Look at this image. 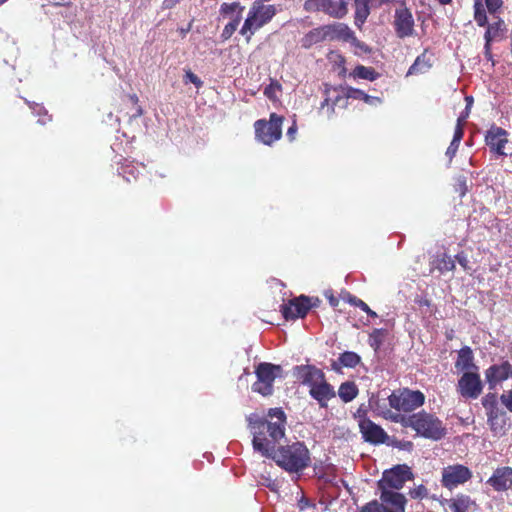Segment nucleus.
<instances>
[{
    "instance_id": "f257e3e1",
    "label": "nucleus",
    "mask_w": 512,
    "mask_h": 512,
    "mask_svg": "<svg viewBox=\"0 0 512 512\" xmlns=\"http://www.w3.org/2000/svg\"><path fill=\"white\" fill-rule=\"evenodd\" d=\"M247 427L253 435V449L261 455H270L285 437L287 417L282 408H270L265 417L257 413L246 416Z\"/></svg>"
},
{
    "instance_id": "f03ea898",
    "label": "nucleus",
    "mask_w": 512,
    "mask_h": 512,
    "mask_svg": "<svg viewBox=\"0 0 512 512\" xmlns=\"http://www.w3.org/2000/svg\"><path fill=\"white\" fill-rule=\"evenodd\" d=\"M271 458L275 463L289 473H298L310 466V451L303 442H294L286 446L273 448L270 455H263Z\"/></svg>"
},
{
    "instance_id": "7ed1b4c3",
    "label": "nucleus",
    "mask_w": 512,
    "mask_h": 512,
    "mask_svg": "<svg viewBox=\"0 0 512 512\" xmlns=\"http://www.w3.org/2000/svg\"><path fill=\"white\" fill-rule=\"evenodd\" d=\"M395 422H400L404 427L412 428L418 435L426 439L438 441L446 435L443 422L434 414L422 410L409 416H390Z\"/></svg>"
},
{
    "instance_id": "20e7f679",
    "label": "nucleus",
    "mask_w": 512,
    "mask_h": 512,
    "mask_svg": "<svg viewBox=\"0 0 512 512\" xmlns=\"http://www.w3.org/2000/svg\"><path fill=\"white\" fill-rule=\"evenodd\" d=\"M277 14L275 5L264 4L261 0H255L247 14V17L240 29V34L246 37L249 42L251 36L260 28L268 24Z\"/></svg>"
},
{
    "instance_id": "39448f33",
    "label": "nucleus",
    "mask_w": 512,
    "mask_h": 512,
    "mask_svg": "<svg viewBox=\"0 0 512 512\" xmlns=\"http://www.w3.org/2000/svg\"><path fill=\"white\" fill-rule=\"evenodd\" d=\"M283 369L280 365L262 362L255 368L257 380L252 384V390L262 396H270L274 391V381L280 377Z\"/></svg>"
},
{
    "instance_id": "423d86ee",
    "label": "nucleus",
    "mask_w": 512,
    "mask_h": 512,
    "mask_svg": "<svg viewBox=\"0 0 512 512\" xmlns=\"http://www.w3.org/2000/svg\"><path fill=\"white\" fill-rule=\"evenodd\" d=\"M474 20L479 27H486L484 39L485 48L487 50L491 42L501 39L506 30L505 22L499 17H497L496 21L488 23L486 9L484 8L482 0H475L474 2Z\"/></svg>"
},
{
    "instance_id": "0eeeda50",
    "label": "nucleus",
    "mask_w": 512,
    "mask_h": 512,
    "mask_svg": "<svg viewBox=\"0 0 512 512\" xmlns=\"http://www.w3.org/2000/svg\"><path fill=\"white\" fill-rule=\"evenodd\" d=\"M414 479L411 468L406 464H399L383 472L377 486L381 493L397 492L404 487L407 481Z\"/></svg>"
},
{
    "instance_id": "6e6552de",
    "label": "nucleus",
    "mask_w": 512,
    "mask_h": 512,
    "mask_svg": "<svg viewBox=\"0 0 512 512\" xmlns=\"http://www.w3.org/2000/svg\"><path fill=\"white\" fill-rule=\"evenodd\" d=\"M284 117L271 113L269 120L259 119L255 121V137L261 143L271 146L282 137V124Z\"/></svg>"
},
{
    "instance_id": "1a4fd4ad",
    "label": "nucleus",
    "mask_w": 512,
    "mask_h": 512,
    "mask_svg": "<svg viewBox=\"0 0 512 512\" xmlns=\"http://www.w3.org/2000/svg\"><path fill=\"white\" fill-rule=\"evenodd\" d=\"M407 499L400 492H383L380 502L372 500L360 509V512H405Z\"/></svg>"
},
{
    "instance_id": "9d476101",
    "label": "nucleus",
    "mask_w": 512,
    "mask_h": 512,
    "mask_svg": "<svg viewBox=\"0 0 512 512\" xmlns=\"http://www.w3.org/2000/svg\"><path fill=\"white\" fill-rule=\"evenodd\" d=\"M389 405L397 411L412 412L425 402V395L419 390L402 388L394 390L388 397Z\"/></svg>"
},
{
    "instance_id": "9b49d317",
    "label": "nucleus",
    "mask_w": 512,
    "mask_h": 512,
    "mask_svg": "<svg viewBox=\"0 0 512 512\" xmlns=\"http://www.w3.org/2000/svg\"><path fill=\"white\" fill-rule=\"evenodd\" d=\"M349 0H306L304 9L307 12H323L330 17L341 19L348 13Z\"/></svg>"
},
{
    "instance_id": "f8f14e48",
    "label": "nucleus",
    "mask_w": 512,
    "mask_h": 512,
    "mask_svg": "<svg viewBox=\"0 0 512 512\" xmlns=\"http://www.w3.org/2000/svg\"><path fill=\"white\" fill-rule=\"evenodd\" d=\"M472 478V471L465 465H448L442 469L441 484L443 487L452 490L469 481Z\"/></svg>"
},
{
    "instance_id": "ddd939ff",
    "label": "nucleus",
    "mask_w": 512,
    "mask_h": 512,
    "mask_svg": "<svg viewBox=\"0 0 512 512\" xmlns=\"http://www.w3.org/2000/svg\"><path fill=\"white\" fill-rule=\"evenodd\" d=\"M393 27L398 38L404 39L415 35V21L411 10L405 4L396 8Z\"/></svg>"
},
{
    "instance_id": "4468645a",
    "label": "nucleus",
    "mask_w": 512,
    "mask_h": 512,
    "mask_svg": "<svg viewBox=\"0 0 512 512\" xmlns=\"http://www.w3.org/2000/svg\"><path fill=\"white\" fill-rule=\"evenodd\" d=\"M457 391L463 398H478L483 391V384L478 371L464 372L458 380Z\"/></svg>"
},
{
    "instance_id": "2eb2a0df",
    "label": "nucleus",
    "mask_w": 512,
    "mask_h": 512,
    "mask_svg": "<svg viewBox=\"0 0 512 512\" xmlns=\"http://www.w3.org/2000/svg\"><path fill=\"white\" fill-rule=\"evenodd\" d=\"M509 142V133L502 127L495 124L486 131L485 144L489 147L490 152L498 156H506L504 151L505 145Z\"/></svg>"
},
{
    "instance_id": "dca6fc26",
    "label": "nucleus",
    "mask_w": 512,
    "mask_h": 512,
    "mask_svg": "<svg viewBox=\"0 0 512 512\" xmlns=\"http://www.w3.org/2000/svg\"><path fill=\"white\" fill-rule=\"evenodd\" d=\"M312 307L310 298L304 295L295 297L281 305V313L286 320L304 318Z\"/></svg>"
},
{
    "instance_id": "f3484780",
    "label": "nucleus",
    "mask_w": 512,
    "mask_h": 512,
    "mask_svg": "<svg viewBox=\"0 0 512 512\" xmlns=\"http://www.w3.org/2000/svg\"><path fill=\"white\" fill-rule=\"evenodd\" d=\"M292 371L293 376L309 389L326 377L323 370L310 364L296 365Z\"/></svg>"
},
{
    "instance_id": "a211bd4d",
    "label": "nucleus",
    "mask_w": 512,
    "mask_h": 512,
    "mask_svg": "<svg viewBox=\"0 0 512 512\" xmlns=\"http://www.w3.org/2000/svg\"><path fill=\"white\" fill-rule=\"evenodd\" d=\"M359 429L362 438L371 444H383L388 439L384 429L369 418H363L359 421Z\"/></svg>"
},
{
    "instance_id": "6ab92c4d",
    "label": "nucleus",
    "mask_w": 512,
    "mask_h": 512,
    "mask_svg": "<svg viewBox=\"0 0 512 512\" xmlns=\"http://www.w3.org/2000/svg\"><path fill=\"white\" fill-rule=\"evenodd\" d=\"M512 372V365L508 360L500 364H493L485 370V379L490 390H494L498 384L507 380Z\"/></svg>"
},
{
    "instance_id": "aec40b11",
    "label": "nucleus",
    "mask_w": 512,
    "mask_h": 512,
    "mask_svg": "<svg viewBox=\"0 0 512 512\" xmlns=\"http://www.w3.org/2000/svg\"><path fill=\"white\" fill-rule=\"evenodd\" d=\"M349 98L355 99V100H362L365 103L370 104V105H376V104H380L382 102L381 98H379V97L370 96L360 89L347 86V87L341 88V94L336 96L335 99L332 101V111L334 110V107L338 103H340V101H344L346 103V101Z\"/></svg>"
},
{
    "instance_id": "412c9836",
    "label": "nucleus",
    "mask_w": 512,
    "mask_h": 512,
    "mask_svg": "<svg viewBox=\"0 0 512 512\" xmlns=\"http://www.w3.org/2000/svg\"><path fill=\"white\" fill-rule=\"evenodd\" d=\"M486 483L497 492L508 491L512 488V467L496 468Z\"/></svg>"
},
{
    "instance_id": "4be33fe9",
    "label": "nucleus",
    "mask_w": 512,
    "mask_h": 512,
    "mask_svg": "<svg viewBox=\"0 0 512 512\" xmlns=\"http://www.w3.org/2000/svg\"><path fill=\"white\" fill-rule=\"evenodd\" d=\"M309 395L317 401L321 408H327L328 402L336 397V392L325 377L309 389Z\"/></svg>"
},
{
    "instance_id": "5701e85b",
    "label": "nucleus",
    "mask_w": 512,
    "mask_h": 512,
    "mask_svg": "<svg viewBox=\"0 0 512 512\" xmlns=\"http://www.w3.org/2000/svg\"><path fill=\"white\" fill-rule=\"evenodd\" d=\"M434 60V53L429 48H425L423 52L416 57L413 64L409 67L406 76L408 77L412 75H421L429 72V70L433 67Z\"/></svg>"
},
{
    "instance_id": "b1692460",
    "label": "nucleus",
    "mask_w": 512,
    "mask_h": 512,
    "mask_svg": "<svg viewBox=\"0 0 512 512\" xmlns=\"http://www.w3.org/2000/svg\"><path fill=\"white\" fill-rule=\"evenodd\" d=\"M442 506H448L452 512H469L472 507H476V502L466 494H457L451 499H442L439 501Z\"/></svg>"
},
{
    "instance_id": "393cba45",
    "label": "nucleus",
    "mask_w": 512,
    "mask_h": 512,
    "mask_svg": "<svg viewBox=\"0 0 512 512\" xmlns=\"http://www.w3.org/2000/svg\"><path fill=\"white\" fill-rule=\"evenodd\" d=\"M455 368L464 372L478 371V366L474 363V354L471 347L464 346L458 351Z\"/></svg>"
},
{
    "instance_id": "a878e982",
    "label": "nucleus",
    "mask_w": 512,
    "mask_h": 512,
    "mask_svg": "<svg viewBox=\"0 0 512 512\" xmlns=\"http://www.w3.org/2000/svg\"><path fill=\"white\" fill-rule=\"evenodd\" d=\"M327 26L328 37L330 39H340L343 41H356L354 32L344 23L329 24Z\"/></svg>"
},
{
    "instance_id": "bb28decb",
    "label": "nucleus",
    "mask_w": 512,
    "mask_h": 512,
    "mask_svg": "<svg viewBox=\"0 0 512 512\" xmlns=\"http://www.w3.org/2000/svg\"><path fill=\"white\" fill-rule=\"evenodd\" d=\"M328 37L327 26L323 25L307 32L301 39V46L309 49L312 46L325 41Z\"/></svg>"
},
{
    "instance_id": "cd10ccee",
    "label": "nucleus",
    "mask_w": 512,
    "mask_h": 512,
    "mask_svg": "<svg viewBox=\"0 0 512 512\" xmlns=\"http://www.w3.org/2000/svg\"><path fill=\"white\" fill-rule=\"evenodd\" d=\"M370 1L354 0V23L357 28L361 29L370 15Z\"/></svg>"
},
{
    "instance_id": "c85d7f7f",
    "label": "nucleus",
    "mask_w": 512,
    "mask_h": 512,
    "mask_svg": "<svg viewBox=\"0 0 512 512\" xmlns=\"http://www.w3.org/2000/svg\"><path fill=\"white\" fill-rule=\"evenodd\" d=\"M360 361L361 358L357 353L352 351H346L340 354L338 362L332 363V368L334 370H339L338 363L343 367L355 368L360 363Z\"/></svg>"
},
{
    "instance_id": "c756f323",
    "label": "nucleus",
    "mask_w": 512,
    "mask_h": 512,
    "mask_svg": "<svg viewBox=\"0 0 512 512\" xmlns=\"http://www.w3.org/2000/svg\"><path fill=\"white\" fill-rule=\"evenodd\" d=\"M350 76L354 79H365L374 81L379 77V73L373 67H366L364 65H357Z\"/></svg>"
},
{
    "instance_id": "7c9ffc66",
    "label": "nucleus",
    "mask_w": 512,
    "mask_h": 512,
    "mask_svg": "<svg viewBox=\"0 0 512 512\" xmlns=\"http://www.w3.org/2000/svg\"><path fill=\"white\" fill-rule=\"evenodd\" d=\"M338 395L345 403L352 401L358 395V388L354 382L347 381L340 385Z\"/></svg>"
},
{
    "instance_id": "2f4dec72",
    "label": "nucleus",
    "mask_w": 512,
    "mask_h": 512,
    "mask_svg": "<svg viewBox=\"0 0 512 512\" xmlns=\"http://www.w3.org/2000/svg\"><path fill=\"white\" fill-rule=\"evenodd\" d=\"M138 167H140L142 170L145 169V166L143 164L135 165L133 162L123 163L121 165L120 174L123 175V178L127 182H131L132 180H137V178L140 174Z\"/></svg>"
},
{
    "instance_id": "473e14b6",
    "label": "nucleus",
    "mask_w": 512,
    "mask_h": 512,
    "mask_svg": "<svg viewBox=\"0 0 512 512\" xmlns=\"http://www.w3.org/2000/svg\"><path fill=\"white\" fill-rule=\"evenodd\" d=\"M242 20V15H235L229 23H227L221 33L222 40L226 41L234 34L237 30L240 22Z\"/></svg>"
},
{
    "instance_id": "72a5a7b5",
    "label": "nucleus",
    "mask_w": 512,
    "mask_h": 512,
    "mask_svg": "<svg viewBox=\"0 0 512 512\" xmlns=\"http://www.w3.org/2000/svg\"><path fill=\"white\" fill-rule=\"evenodd\" d=\"M282 91V85L279 83V81L275 79H271L270 84L267 85L264 88V95L272 100L277 101L278 100V94Z\"/></svg>"
},
{
    "instance_id": "f704fd0d",
    "label": "nucleus",
    "mask_w": 512,
    "mask_h": 512,
    "mask_svg": "<svg viewBox=\"0 0 512 512\" xmlns=\"http://www.w3.org/2000/svg\"><path fill=\"white\" fill-rule=\"evenodd\" d=\"M244 6L240 2L222 3L220 6V13L223 15H229L236 12V15H242Z\"/></svg>"
},
{
    "instance_id": "c9c22d12",
    "label": "nucleus",
    "mask_w": 512,
    "mask_h": 512,
    "mask_svg": "<svg viewBox=\"0 0 512 512\" xmlns=\"http://www.w3.org/2000/svg\"><path fill=\"white\" fill-rule=\"evenodd\" d=\"M348 302L351 305L360 308L363 312L367 313V315L372 318H376L378 316L377 313L371 310L370 307L363 300L357 298L356 296L349 295Z\"/></svg>"
},
{
    "instance_id": "e433bc0d",
    "label": "nucleus",
    "mask_w": 512,
    "mask_h": 512,
    "mask_svg": "<svg viewBox=\"0 0 512 512\" xmlns=\"http://www.w3.org/2000/svg\"><path fill=\"white\" fill-rule=\"evenodd\" d=\"M329 59L332 61L334 66H337L338 69L339 68L341 69L339 74L341 76H344L347 71V69L345 67V64H346L345 57L342 56L341 54H339V52H331Z\"/></svg>"
},
{
    "instance_id": "4c0bfd02",
    "label": "nucleus",
    "mask_w": 512,
    "mask_h": 512,
    "mask_svg": "<svg viewBox=\"0 0 512 512\" xmlns=\"http://www.w3.org/2000/svg\"><path fill=\"white\" fill-rule=\"evenodd\" d=\"M408 495L412 499L423 500L428 497L429 490L425 485L420 484L414 488H411L408 492Z\"/></svg>"
},
{
    "instance_id": "58836bf2",
    "label": "nucleus",
    "mask_w": 512,
    "mask_h": 512,
    "mask_svg": "<svg viewBox=\"0 0 512 512\" xmlns=\"http://www.w3.org/2000/svg\"><path fill=\"white\" fill-rule=\"evenodd\" d=\"M466 117H467V115H465L463 117H459L457 119V124H456V127H455L453 139H452V141H454V143H456V142L460 143L461 140L463 139V136H464V123H465Z\"/></svg>"
},
{
    "instance_id": "ea45409f",
    "label": "nucleus",
    "mask_w": 512,
    "mask_h": 512,
    "mask_svg": "<svg viewBox=\"0 0 512 512\" xmlns=\"http://www.w3.org/2000/svg\"><path fill=\"white\" fill-rule=\"evenodd\" d=\"M503 6V0H485L484 8L492 15L493 17L497 14Z\"/></svg>"
},
{
    "instance_id": "a19ab883",
    "label": "nucleus",
    "mask_w": 512,
    "mask_h": 512,
    "mask_svg": "<svg viewBox=\"0 0 512 512\" xmlns=\"http://www.w3.org/2000/svg\"><path fill=\"white\" fill-rule=\"evenodd\" d=\"M128 99L131 101V103L135 106V112L130 116L131 119H137L141 117L144 114L143 108L138 105L139 98L136 94H128Z\"/></svg>"
},
{
    "instance_id": "79ce46f5",
    "label": "nucleus",
    "mask_w": 512,
    "mask_h": 512,
    "mask_svg": "<svg viewBox=\"0 0 512 512\" xmlns=\"http://www.w3.org/2000/svg\"><path fill=\"white\" fill-rule=\"evenodd\" d=\"M482 405L486 409L498 406V399L495 393H488L482 398Z\"/></svg>"
},
{
    "instance_id": "37998d69",
    "label": "nucleus",
    "mask_w": 512,
    "mask_h": 512,
    "mask_svg": "<svg viewBox=\"0 0 512 512\" xmlns=\"http://www.w3.org/2000/svg\"><path fill=\"white\" fill-rule=\"evenodd\" d=\"M438 269L441 272L452 271L455 269V262L448 256H443L439 261Z\"/></svg>"
},
{
    "instance_id": "c03bdc74",
    "label": "nucleus",
    "mask_w": 512,
    "mask_h": 512,
    "mask_svg": "<svg viewBox=\"0 0 512 512\" xmlns=\"http://www.w3.org/2000/svg\"><path fill=\"white\" fill-rule=\"evenodd\" d=\"M487 422L490 426V429L494 433H498L504 428L505 425V419L504 418H488Z\"/></svg>"
},
{
    "instance_id": "a18cd8bd",
    "label": "nucleus",
    "mask_w": 512,
    "mask_h": 512,
    "mask_svg": "<svg viewBox=\"0 0 512 512\" xmlns=\"http://www.w3.org/2000/svg\"><path fill=\"white\" fill-rule=\"evenodd\" d=\"M184 82L185 83H189L190 82V83L194 84L197 88H200L203 85L202 80L195 73H193L191 70H187L185 72Z\"/></svg>"
},
{
    "instance_id": "49530a36",
    "label": "nucleus",
    "mask_w": 512,
    "mask_h": 512,
    "mask_svg": "<svg viewBox=\"0 0 512 512\" xmlns=\"http://www.w3.org/2000/svg\"><path fill=\"white\" fill-rule=\"evenodd\" d=\"M456 261L465 270L470 271L472 268L469 265V260L464 252H460L455 256Z\"/></svg>"
},
{
    "instance_id": "de8ad7c7",
    "label": "nucleus",
    "mask_w": 512,
    "mask_h": 512,
    "mask_svg": "<svg viewBox=\"0 0 512 512\" xmlns=\"http://www.w3.org/2000/svg\"><path fill=\"white\" fill-rule=\"evenodd\" d=\"M502 404L512 413V389L500 396Z\"/></svg>"
},
{
    "instance_id": "09e8293b",
    "label": "nucleus",
    "mask_w": 512,
    "mask_h": 512,
    "mask_svg": "<svg viewBox=\"0 0 512 512\" xmlns=\"http://www.w3.org/2000/svg\"><path fill=\"white\" fill-rule=\"evenodd\" d=\"M487 419L488 418H504L505 412L499 409L498 406L495 408L486 409Z\"/></svg>"
},
{
    "instance_id": "8fccbe9b",
    "label": "nucleus",
    "mask_w": 512,
    "mask_h": 512,
    "mask_svg": "<svg viewBox=\"0 0 512 512\" xmlns=\"http://www.w3.org/2000/svg\"><path fill=\"white\" fill-rule=\"evenodd\" d=\"M459 145H460V143H458V142L454 143V141H451L450 145L448 146V148L446 150V155L449 157L450 160H452L453 157L456 155Z\"/></svg>"
},
{
    "instance_id": "3c124183",
    "label": "nucleus",
    "mask_w": 512,
    "mask_h": 512,
    "mask_svg": "<svg viewBox=\"0 0 512 512\" xmlns=\"http://www.w3.org/2000/svg\"><path fill=\"white\" fill-rule=\"evenodd\" d=\"M182 0H164L162 3V9H172L174 8L178 3H180Z\"/></svg>"
},
{
    "instance_id": "603ef678",
    "label": "nucleus",
    "mask_w": 512,
    "mask_h": 512,
    "mask_svg": "<svg viewBox=\"0 0 512 512\" xmlns=\"http://www.w3.org/2000/svg\"><path fill=\"white\" fill-rule=\"evenodd\" d=\"M296 132H297V125H296V122L294 121L293 124L287 130V136L290 141H293L295 139Z\"/></svg>"
},
{
    "instance_id": "864d4df0",
    "label": "nucleus",
    "mask_w": 512,
    "mask_h": 512,
    "mask_svg": "<svg viewBox=\"0 0 512 512\" xmlns=\"http://www.w3.org/2000/svg\"><path fill=\"white\" fill-rule=\"evenodd\" d=\"M355 47L361 49L364 52H370V49L363 42H360L357 38L356 41H350Z\"/></svg>"
},
{
    "instance_id": "5fc2aeb1",
    "label": "nucleus",
    "mask_w": 512,
    "mask_h": 512,
    "mask_svg": "<svg viewBox=\"0 0 512 512\" xmlns=\"http://www.w3.org/2000/svg\"><path fill=\"white\" fill-rule=\"evenodd\" d=\"M329 303H330L331 306L336 307L338 305V303H339V300L335 296L331 295L329 297Z\"/></svg>"
},
{
    "instance_id": "6e6d98bb",
    "label": "nucleus",
    "mask_w": 512,
    "mask_h": 512,
    "mask_svg": "<svg viewBox=\"0 0 512 512\" xmlns=\"http://www.w3.org/2000/svg\"><path fill=\"white\" fill-rule=\"evenodd\" d=\"M485 55L488 59H491L492 58V53H491V45L489 46V49L487 50L485 47Z\"/></svg>"
},
{
    "instance_id": "4d7b16f0",
    "label": "nucleus",
    "mask_w": 512,
    "mask_h": 512,
    "mask_svg": "<svg viewBox=\"0 0 512 512\" xmlns=\"http://www.w3.org/2000/svg\"><path fill=\"white\" fill-rule=\"evenodd\" d=\"M418 303L420 305H426V306H429L430 305V301L428 299H422V300H419Z\"/></svg>"
},
{
    "instance_id": "13d9d810",
    "label": "nucleus",
    "mask_w": 512,
    "mask_h": 512,
    "mask_svg": "<svg viewBox=\"0 0 512 512\" xmlns=\"http://www.w3.org/2000/svg\"><path fill=\"white\" fill-rule=\"evenodd\" d=\"M441 5H448L452 2V0H437Z\"/></svg>"
},
{
    "instance_id": "bf43d9fd",
    "label": "nucleus",
    "mask_w": 512,
    "mask_h": 512,
    "mask_svg": "<svg viewBox=\"0 0 512 512\" xmlns=\"http://www.w3.org/2000/svg\"><path fill=\"white\" fill-rule=\"evenodd\" d=\"M329 103V99L326 98L322 103H321V107L323 108L324 106L328 105Z\"/></svg>"
},
{
    "instance_id": "052dcab7",
    "label": "nucleus",
    "mask_w": 512,
    "mask_h": 512,
    "mask_svg": "<svg viewBox=\"0 0 512 512\" xmlns=\"http://www.w3.org/2000/svg\"><path fill=\"white\" fill-rule=\"evenodd\" d=\"M36 108L38 113H40V111L44 109L42 106L39 105H36Z\"/></svg>"
},
{
    "instance_id": "680f3d73",
    "label": "nucleus",
    "mask_w": 512,
    "mask_h": 512,
    "mask_svg": "<svg viewBox=\"0 0 512 512\" xmlns=\"http://www.w3.org/2000/svg\"><path fill=\"white\" fill-rule=\"evenodd\" d=\"M8 0H0V6L6 3Z\"/></svg>"
},
{
    "instance_id": "e2e57ef3",
    "label": "nucleus",
    "mask_w": 512,
    "mask_h": 512,
    "mask_svg": "<svg viewBox=\"0 0 512 512\" xmlns=\"http://www.w3.org/2000/svg\"><path fill=\"white\" fill-rule=\"evenodd\" d=\"M467 102L472 101V97H466Z\"/></svg>"
}]
</instances>
